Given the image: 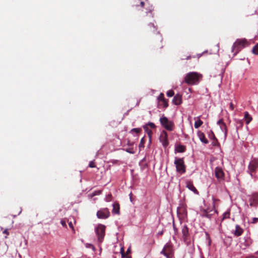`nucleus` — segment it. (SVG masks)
<instances>
[{"label":"nucleus","mask_w":258,"mask_h":258,"mask_svg":"<svg viewBox=\"0 0 258 258\" xmlns=\"http://www.w3.org/2000/svg\"><path fill=\"white\" fill-rule=\"evenodd\" d=\"M60 223L63 227H67L66 222L64 220H61Z\"/></svg>","instance_id":"obj_38"},{"label":"nucleus","mask_w":258,"mask_h":258,"mask_svg":"<svg viewBox=\"0 0 258 258\" xmlns=\"http://www.w3.org/2000/svg\"><path fill=\"white\" fill-rule=\"evenodd\" d=\"M243 230L238 225H236L235 226V230L233 233L235 236L238 237L240 236L243 233Z\"/></svg>","instance_id":"obj_20"},{"label":"nucleus","mask_w":258,"mask_h":258,"mask_svg":"<svg viewBox=\"0 0 258 258\" xmlns=\"http://www.w3.org/2000/svg\"><path fill=\"white\" fill-rule=\"evenodd\" d=\"M215 175L219 181L223 180L224 179V173L221 167H217L215 168Z\"/></svg>","instance_id":"obj_11"},{"label":"nucleus","mask_w":258,"mask_h":258,"mask_svg":"<svg viewBox=\"0 0 258 258\" xmlns=\"http://www.w3.org/2000/svg\"><path fill=\"white\" fill-rule=\"evenodd\" d=\"M181 232L182 234V237L184 241H186L187 240V238L188 237L189 234L188 232V228H187L186 225H184L181 229Z\"/></svg>","instance_id":"obj_14"},{"label":"nucleus","mask_w":258,"mask_h":258,"mask_svg":"<svg viewBox=\"0 0 258 258\" xmlns=\"http://www.w3.org/2000/svg\"><path fill=\"white\" fill-rule=\"evenodd\" d=\"M191 57L195 58V56H191L190 55H187V56H183V57L181 58V59L182 60H185V59L187 60V59H190Z\"/></svg>","instance_id":"obj_34"},{"label":"nucleus","mask_w":258,"mask_h":258,"mask_svg":"<svg viewBox=\"0 0 258 258\" xmlns=\"http://www.w3.org/2000/svg\"><path fill=\"white\" fill-rule=\"evenodd\" d=\"M167 258H172L173 256V249L170 244L167 243L161 252Z\"/></svg>","instance_id":"obj_7"},{"label":"nucleus","mask_w":258,"mask_h":258,"mask_svg":"<svg viewBox=\"0 0 258 258\" xmlns=\"http://www.w3.org/2000/svg\"><path fill=\"white\" fill-rule=\"evenodd\" d=\"M3 233L4 234H6L7 235H9V232H8V229H5L4 231H3Z\"/></svg>","instance_id":"obj_45"},{"label":"nucleus","mask_w":258,"mask_h":258,"mask_svg":"<svg viewBox=\"0 0 258 258\" xmlns=\"http://www.w3.org/2000/svg\"><path fill=\"white\" fill-rule=\"evenodd\" d=\"M172 102L175 105L180 104L182 103L181 96L179 94H176L174 96Z\"/></svg>","instance_id":"obj_18"},{"label":"nucleus","mask_w":258,"mask_h":258,"mask_svg":"<svg viewBox=\"0 0 258 258\" xmlns=\"http://www.w3.org/2000/svg\"><path fill=\"white\" fill-rule=\"evenodd\" d=\"M247 41L245 39H237L233 44L232 51L236 55L242 48L245 46Z\"/></svg>","instance_id":"obj_4"},{"label":"nucleus","mask_w":258,"mask_h":258,"mask_svg":"<svg viewBox=\"0 0 258 258\" xmlns=\"http://www.w3.org/2000/svg\"><path fill=\"white\" fill-rule=\"evenodd\" d=\"M174 95V91L172 90H169L167 92V96L169 97H172Z\"/></svg>","instance_id":"obj_29"},{"label":"nucleus","mask_w":258,"mask_h":258,"mask_svg":"<svg viewBox=\"0 0 258 258\" xmlns=\"http://www.w3.org/2000/svg\"><path fill=\"white\" fill-rule=\"evenodd\" d=\"M126 258H131V257H126Z\"/></svg>","instance_id":"obj_49"},{"label":"nucleus","mask_w":258,"mask_h":258,"mask_svg":"<svg viewBox=\"0 0 258 258\" xmlns=\"http://www.w3.org/2000/svg\"><path fill=\"white\" fill-rule=\"evenodd\" d=\"M145 140L144 139V138H143L141 141H140V144L139 145V147L140 149L142 148H144V144H145Z\"/></svg>","instance_id":"obj_27"},{"label":"nucleus","mask_w":258,"mask_h":258,"mask_svg":"<svg viewBox=\"0 0 258 258\" xmlns=\"http://www.w3.org/2000/svg\"><path fill=\"white\" fill-rule=\"evenodd\" d=\"M186 147L183 145H178L176 146L175 150L178 153H183L185 151Z\"/></svg>","instance_id":"obj_22"},{"label":"nucleus","mask_w":258,"mask_h":258,"mask_svg":"<svg viewBox=\"0 0 258 258\" xmlns=\"http://www.w3.org/2000/svg\"><path fill=\"white\" fill-rule=\"evenodd\" d=\"M203 216L209 217V215H208V213L207 211H205L203 214Z\"/></svg>","instance_id":"obj_44"},{"label":"nucleus","mask_w":258,"mask_h":258,"mask_svg":"<svg viewBox=\"0 0 258 258\" xmlns=\"http://www.w3.org/2000/svg\"><path fill=\"white\" fill-rule=\"evenodd\" d=\"M230 107V109L231 110H233L234 109V106L232 102H231L230 103V107Z\"/></svg>","instance_id":"obj_41"},{"label":"nucleus","mask_w":258,"mask_h":258,"mask_svg":"<svg viewBox=\"0 0 258 258\" xmlns=\"http://www.w3.org/2000/svg\"><path fill=\"white\" fill-rule=\"evenodd\" d=\"M258 167V158L252 160L248 165V169L250 171V175L252 176V173L255 171L256 169Z\"/></svg>","instance_id":"obj_9"},{"label":"nucleus","mask_w":258,"mask_h":258,"mask_svg":"<svg viewBox=\"0 0 258 258\" xmlns=\"http://www.w3.org/2000/svg\"><path fill=\"white\" fill-rule=\"evenodd\" d=\"M120 252L121 253L122 256H124V250H123V248L122 247L120 249Z\"/></svg>","instance_id":"obj_43"},{"label":"nucleus","mask_w":258,"mask_h":258,"mask_svg":"<svg viewBox=\"0 0 258 258\" xmlns=\"http://www.w3.org/2000/svg\"><path fill=\"white\" fill-rule=\"evenodd\" d=\"M69 225L70 228H71L73 229H74L73 224L72 222H69Z\"/></svg>","instance_id":"obj_42"},{"label":"nucleus","mask_w":258,"mask_h":258,"mask_svg":"<svg viewBox=\"0 0 258 258\" xmlns=\"http://www.w3.org/2000/svg\"><path fill=\"white\" fill-rule=\"evenodd\" d=\"M252 52L253 54L258 55V44H256L252 48Z\"/></svg>","instance_id":"obj_26"},{"label":"nucleus","mask_w":258,"mask_h":258,"mask_svg":"<svg viewBox=\"0 0 258 258\" xmlns=\"http://www.w3.org/2000/svg\"><path fill=\"white\" fill-rule=\"evenodd\" d=\"M198 136L200 140L205 144H207L209 143L208 140L205 137V134L201 131L198 132Z\"/></svg>","instance_id":"obj_16"},{"label":"nucleus","mask_w":258,"mask_h":258,"mask_svg":"<svg viewBox=\"0 0 258 258\" xmlns=\"http://www.w3.org/2000/svg\"><path fill=\"white\" fill-rule=\"evenodd\" d=\"M159 140L164 147H166L168 145V134L166 131H163L161 132Z\"/></svg>","instance_id":"obj_10"},{"label":"nucleus","mask_w":258,"mask_h":258,"mask_svg":"<svg viewBox=\"0 0 258 258\" xmlns=\"http://www.w3.org/2000/svg\"><path fill=\"white\" fill-rule=\"evenodd\" d=\"M89 166L90 168H94L96 167V165H95V163H94V162L92 161L90 162Z\"/></svg>","instance_id":"obj_35"},{"label":"nucleus","mask_w":258,"mask_h":258,"mask_svg":"<svg viewBox=\"0 0 258 258\" xmlns=\"http://www.w3.org/2000/svg\"><path fill=\"white\" fill-rule=\"evenodd\" d=\"M161 124L167 130L172 131L173 130L174 123L169 120L167 117L163 116L160 118Z\"/></svg>","instance_id":"obj_5"},{"label":"nucleus","mask_w":258,"mask_h":258,"mask_svg":"<svg viewBox=\"0 0 258 258\" xmlns=\"http://www.w3.org/2000/svg\"><path fill=\"white\" fill-rule=\"evenodd\" d=\"M244 119L246 124H248L251 121L252 117L248 112H244Z\"/></svg>","instance_id":"obj_23"},{"label":"nucleus","mask_w":258,"mask_h":258,"mask_svg":"<svg viewBox=\"0 0 258 258\" xmlns=\"http://www.w3.org/2000/svg\"><path fill=\"white\" fill-rule=\"evenodd\" d=\"M113 214L119 215L120 214V206L117 203L113 204V209L112 211Z\"/></svg>","instance_id":"obj_19"},{"label":"nucleus","mask_w":258,"mask_h":258,"mask_svg":"<svg viewBox=\"0 0 258 258\" xmlns=\"http://www.w3.org/2000/svg\"><path fill=\"white\" fill-rule=\"evenodd\" d=\"M110 216V212L107 208L100 210L97 213V216L100 219H106Z\"/></svg>","instance_id":"obj_8"},{"label":"nucleus","mask_w":258,"mask_h":258,"mask_svg":"<svg viewBox=\"0 0 258 258\" xmlns=\"http://www.w3.org/2000/svg\"><path fill=\"white\" fill-rule=\"evenodd\" d=\"M173 229H174L175 232H177V228L175 227L174 223L173 224Z\"/></svg>","instance_id":"obj_47"},{"label":"nucleus","mask_w":258,"mask_h":258,"mask_svg":"<svg viewBox=\"0 0 258 258\" xmlns=\"http://www.w3.org/2000/svg\"><path fill=\"white\" fill-rule=\"evenodd\" d=\"M220 127L221 130L223 132H224L225 136H226L227 135V128L226 124L225 123H224L222 124H221L220 126Z\"/></svg>","instance_id":"obj_25"},{"label":"nucleus","mask_w":258,"mask_h":258,"mask_svg":"<svg viewBox=\"0 0 258 258\" xmlns=\"http://www.w3.org/2000/svg\"><path fill=\"white\" fill-rule=\"evenodd\" d=\"M148 125H149L152 128H155L156 127V125L153 122H149L147 125H144L143 126L144 129L147 133L148 135L150 137L151 134H152V131L148 128Z\"/></svg>","instance_id":"obj_17"},{"label":"nucleus","mask_w":258,"mask_h":258,"mask_svg":"<svg viewBox=\"0 0 258 258\" xmlns=\"http://www.w3.org/2000/svg\"><path fill=\"white\" fill-rule=\"evenodd\" d=\"M229 216H230V212L227 211L224 213L223 219L228 218H229Z\"/></svg>","instance_id":"obj_31"},{"label":"nucleus","mask_w":258,"mask_h":258,"mask_svg":"<svg viewBox=\"0 0 258 258\" xmlns=\"http://www.w3.org/2000/svg\"><path fill=\"white\" fill-rule=\"evenodd\" d=\"M208 137L210 139L212 140V145L213 146H216L218 144V141L217 138H216L214 133L212 131H210Z\"/></svg>","instance_id":"obj_15"},{"label":"nucleus","mask_w":258,"mask_h":258,"mask_svg":"<svg viewBox=\"0 0 258 258\" xmlns=\"http://www.w3.org/2000/svg\"><path fill=\"white\" fill-rule=\"evenodd\" d=\"M132 6L135 7H141L143 12V17L153 18L154 17V8L152 5L145 4L143 0H132Z\"/></svg>","instance_id":"obj_1"},{"label":"nucleus","mask_w":258,"mask_h":258,"mask_svg":"<svg viewBox=\"0 0 258 258\" xmlns=\"http://www.w3.org/2000/svg\"><path fill=\"white\" fill-rule=\"evenodd\" d=\"M105 233V226L99 224L96 229V234L97 235L98 241L101 243L104 239Z\"/></svg>","instance_id":"obj_6"},{"label":"nucleus","mask_w":258,"mask_h":258,"mask_svg":"<svg viewBox=\"0 0 258 258\" xmlns=\"http://www.w3.org/2000/svg\"><path fill=\"white\" fill-rule=\"evenodd\" d=\"M258 222V218H253L251 223L252 224H255Z\"/></svg>","instance_id":"obj_37"},{"label":"nucleus","mask_w":258,"mask_h":258,"mask_svg":"<svg viewBox=\"0 0 258 258\" xmlns=\"http://www.w3.org/2000/svg\"><path fill=\"white\" fill-rule=\"evenodd\" d=\"M236 122L237 125H238V127H242L243 126V122L241 120H238Z\"/></svg>","instance_id":"obj_36"},{"label":"nucleus","mask_w":258,"mask_h":258,"mask_svg":"<svg viewBox=\"0 0 258 258\" xmlns=\"http://www.w3.org/2000/svg\"><path fill=\"white\" fill-rule=\"evenodd\" d=\"M130 252V250L129 249H127V252Z\"/></svg>","instance_id":"obj_48"},{"label":"nucleus","mask_w":258,"mask_h":258,"mask_svg":"<svg viewBox=\"0 0 258 258\" xmlns=\"http://www.w3.org/2000/svg\"><path fill=\"white\" fill-rule=\"evenodd\" d=\"M142 130L140 128H134L132 130V132H135L137 134H138L141 132Z\"/></svg>","instance_id":"obj_33"},{"label":"nucleus","mask_w":258,"mask_h":258,"mask_svg":"<svg viewBox=\"0 0 258 258\" xmlns=\"http://www.w3.org/2000/svg\"><path fill=\"white\" fill-rule=\"evenodd\" d=\"M112 200V195L111 194H108L105 198V201L107 202H110Z\"/></svg>","instance_id":"obj_30"},{"label":"nucleus","mask_w":258,"mask_h":258,"mask_svg":"<svg viewBox=\"0 0 258 258\" xmlns=\"http://www.w3.org/2000/svg\"><path fill=\"white\" fill-rule=\"evenodd\" d=\"M245 258H257V257L254 256V255H249L245 257Z\"/></svg>","instance_id":"obj_46"},{"label":"nucleus","mask_w":258,"mask_h":258,"mask_svg":"<svg viewBox=\"0 0 258 258\" xmlns=\"http://www.w3.org/2000/svg\"><path fill=\"white\" fill-rule=\"evenodd\" d=\"M224 121H223V119H220L218 122H217V124H219L220 126L223 123H224Z\"/></svg>","instance_id":"obj_39"},{"label":"nucleus","mask_w":258,"mask_h":258,"mask_svg":"<svg viewBox=\"0 0 258 258\" xmlns=\"http://www.w3.org/2000/svg\"><path fill=\"white\" fill-rule=\"evenodd\" d=\"M159 105H162L163 107L166 108L168 106V101L164 98V94L161 93L158 97Z\"/></svg>","instance_id":"obj_13"},{"label":"nucleus","mask_w":258,"mask_h":258,"mask_svg":"<svg viewBox=\"0 0 258 258\" xmlns=\"http://www.w3.org/2000/svg\"><path fill=\"white\" fill-rule=\"evenodd\" d=\"M125 151L128 152V153H131V154H134V152L132 151V149L129 148V149H126L125 150Z\"/></svg>","instance_id":"obj_40"},{"label":"nucleus","mask_w":258,"mask_h":258,"mask_svg":"<svg viewBox=\"0 0 258 258\" xmlns=\"http://www.w3.org/2000/svg\"><path fill=\"white\" fill-rule=\"evenodd\" d=\"M249 205L256 207L258 205V192L253 194L249 199Z\"/></svg>","instance_id":"obj_12"},{"label":"nucleus","mask_w":258,"mask_h":258,"mask_svg":"<svg viewBox=\"0 0 258 258\" xmlns=\"http://www.w3.org/2000/svg\"><path fill=\"white\" fill-rule=\"evenodd\" d=\"M101 192H102V190H96L93 192L92 196L93 197V196L99 195L101 194Z\"/></svg>","instance_id":"obj_32"},{"label":"nucleus","mask_w":258,"mask_h":258,"mask_svg":"<svg viewBox=\"0 0 258 258\" xmlns=\"http://www.w3.org/2000/svg\"><path fill=\"white\" fill-rule=\"evenodd\" d=\"M186 187L190 189V190L192 191L195 194H198V190L196 188V187L193 185L192 183L191 182H187L186 184Z\"/></svg>","instance_id":"obj_21"},{"label":"nucleus","mask_w":258,"mask_h":258,"mask_svg":"<svg viewBox=\"0 0 258 258\" xmlns=\"http://www.w3.org/2000/svg\"><path fill=\"white\" fill-rule=\"evenodd\" d=\"M203 78V75L198 72H192L187 73L184 78L182 83L188 85H198Z\"/></svg>","instance_id":"obj_2"},{"label":"nucleus","mask_w":258,"mask_h":258,"mask_svg":"<svg viewBox=\"0 0 258 258\" xmlns=\"http://www.w3.org/2000/svg\"><path fill=\"white\" fill-rule=\"evenodd\" d=\"M176 167V170L180 174L184 173L186 171V166L183 158H175L174 162Z\"/></svg>","instance_id":"obj_3"},{"label":"nucleus","mask_w":258,"mask_h":258,"mask_svg":"<svg viewBox=\"0 0 258 258\" xmlns=\"http://www.w3.org/2000/svg\"><path fill=\"white\" fill-rule=\"evenodd\" d=\"M198 119L195 121L194 124V126L196 128H198L200 127L203 123L202 120L200 119V116L197 117Z\"/></svg>","instance_id":"obj_24"},{"label":"nucleus","mask_w":258,"mask_h":258,"mask_svg":"<svg viewBox=\"0 0 258 258\" xmlns=\"http://www.w3.org/2000/svg\"><path fill=\"white\" fill-rule=\"evenodd\" d=\"M149 26L151 27V31L155 32L156 31V30H157L156 27L154 25V24L153 23L149 24Z\"/></svg>","instance_id":"obj_28"}]
</instances>
